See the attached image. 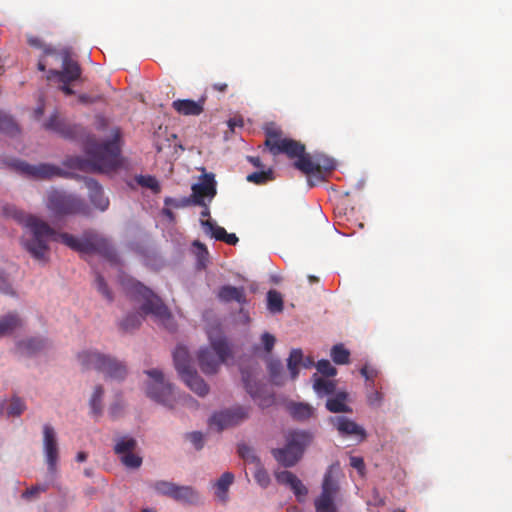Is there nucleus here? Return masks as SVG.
Instances as JSON below:
<instances>
[{
  "label": "nucleus",
  "mask_w": 512,
  "mask_h": 512,
  "mask_svg": "<svg viewBox=\"0 0 512 512\" xmlns=\"http://www.w3.org/2000/svg\"><path fill=\"white\" fill-rule=\"evenodd\" d=\"M60 242L79 253H98L112 259L115 251L110 242L93 230L84 231L80 238L66 232H58L46 222L34 217V259L46 263L50 255V243Z\"/></svg>",
  "instance_id": "f257e3e1"
},
{
  "label": "nucleus",
  "mask_w": 512,
  "mask_h": 512,
  "mask_svg": "<svg viewBox=\"0 0 512 512\" xmlns=\"http://www.w3.org/2000/svg\"><path fill=\"white\" fill-rule=\"evenodd\" d=\"M265 136L264 144L272 155L285 154L290 159H296L294 167L308 176H315L318 182L324 180L323 172L335 168L332 159L320 154H307L304 144L294 139L283 138L282 131L278 128H266Z\"/></svg>",
  "instance_id": "f03ea898"
},
{
  "label": "nucleus",
  "mask_w": 512,
  "mask_h": 512,
  "mask_svg": "<svg viewBox=\"0 0 512 512\" xmlns=\"http://www.w3.org/2000/svg\"><path fill=\"white\" fill-rule=\"evenodd\" d=\"M124 288L127 295L133 301L140 304V312L129 313L120 321L119 327L122 331L132 332L138 329L147 315H151L156 322L163 325L166 329L170 331L175 329L170 310L163 300L150 288L134 279L127 280L124 283Z\"/></svg>",
  "instance_id": "7ed1b4c3"
},
{
  "label": "nucleus",
  "mask_w": 512,
  "mask_h": 512,
  "mask_svg": "<svg viewBox=\"0 0 512 512\" xmlns=\"http://www.w3.org/2000/svg\"><path fill=\"white\" fill-rule=\"evenodd\" d=\"M120 131L114 130L113 138L99 143L95 138L89 137L85 144L87 159L76 157L70 159L69 165L83 171L110 172L120 166Z\"/></svg>",
  "instance_id": "20e7f679"
},
{
  "label": "nucleus",
  "mask_w": 512,
  "mask_h": 512,
  "mask_svg": "<svg viewBox=\"0 0 512 512\" xmlns=\"http://www.w3.org/2000/svg\"><path fill=\"white\" fill-rule=\"evenodd\" d=\"M285 439V446L272 449L271 453L280 465L289 468L301 460L304 451L313 440V435L308 431L293 430L287 433Z\"/></svg>",
  "instance_id": "39448f33"
},
{
  "label": "nucleus",
  "mask_w": 512,
  "mask_h": 512,
  "mask_svg": "<svg viewBox=\"0 0 512 512\" xmlns=\"http://www.w3.org/2000/svg\"><path fill=\"white\" fill-rule=\"evenodd\" d=\"M77 360L83 369H95L103 373L105 378L120 381L127 375V367L123 362L98 351H82L78 353Z\"/></svg>",
  "instance_id": "423d86ee"
},
{
  "label": "nucleus",
  "mask_w": 512,
  "mask_h": 512,
  "mask_svg": "<svg viewBox=\"0 0 512 512\" xmlns=\"http://www.w3.org/2000/svg\"><path fill=\"white\" fill-rule=\"evenodd\" d=\"M42 450L47 472L43 484L34 485V496L47 491L55 484L58 473L59 447L55 429L50 424L43 426Z\"/></svg>",
  "instance_id": "0eeeda50"
},
{
  "label": "nucleus",
  "mask_w": 512,
  "mask_h": 512,
  "mask_svg": "<svg viewBox=\"0 0 512 512\" xmlns=\"http://www.w3.org/2000/svg\"><path fill=\"white\" fill-rule=\"evenodd\" d=\"M211 348H204L199 351L198 361L203 373L214 374L219 366L230 356L231 351L226 339L222 336L213 337L209 335Z\"/></svg>",
  "instance_id": "6e6552de"
},
{
  "label": "nucleus",
  "mask_w": 512,
  "mask_h": 512,
  "mask_svg": "<svg viewBox=\"0 0 512 512\" xmlns=\"http://www.w3.org/2000/svg\"><path fill=\"white\" fill-rule=\"evenodd\" d=\"M145 373L150 377L146 386L147 396L165 407L173 408L176 402L174 387L165 380L162 371L151 369L146 370Z\"/></svg>",
  "instance_id": "1a4fd4ad"
},
{
  "label": "nucleus",
  "mask_w": 512,
  "mask_h": 512,
  "mask_svg": "<svg viewBox=\"0 0 512 512\" xmlns=\"http://www.w3.org/2000/svg\"><path fill=\"white\" fill-rule=\"evenodd\" d=\"M47 207L56 215L88 214V206L83 199L64 192L53 190L49 192Z\"/></svg>",
  "instance_id": "9d476101"
},
{
  "label": "nucleus",
  "mask_w": 512,
  "mask_h": 512,
  "mask_svg": "<svg viewBox=\"0 0 512 512\" xmlns=\"http://www.w3.org/2000/svg\"><path fill=\"white\" fill-rule=\"evenodd\" d=\"M152 488L159 495L167 496L183 504L199 505L201 503L200 493L192 486L158 480L152 484Z\"/></svg>",
  "instance_id": "9b49d317"
},
{
  "label": "nucleus",
  "mask_w": 512,
  "mask_h": 512,
  "mask_svg": "<svg viewBox=\"0 0 512 512\" xmlns=\"http://www.w3.org/2000/svg\"><path fill=\"white\" fill-rule=\"evenodd\" d=\"M242 380L244 383V387L247 393L252 397V399L257 402V404L266 408L271 406L275 397L273 392L269 391L264 383L258 380V371L257 369H242Z\"/></svg>",
  "instance_id": "f8f14e48"
},
{
  "label": "nucleus",
  "mask_w": 512,
  "mask_h": 512,
  "mask_svg": "<svg viewBox=\"0 0 512 512\" xmlns=\"http://www.w3.org/2000/svg\"><path fill=\"white\" fill-rule=\"evenodd\" d=\"M2 215L5 218L13 219L24 228L21 244L27 252L32 253V215L8 203L2 206Z\"/></svg>",
  "instance_id": "ddd939ff"
},
{
  "label": "nucleus",
  "mask_w": 512,
  "mask_h": 512,
  "mask_svg": "<svg viewBox=\"0 0 512 512\" xmlns=\"http://www.w3.org/2000/svg\"><path fill=\"white\" fill-rule=\"evenodd\" d=\"M248 408L238 406L215 413L210 418V426H216L218 431L237 425L248 417Z\"/></svg>",
  "instance_id": "4468645a"
},
{
  "label": "nucleus",
  "mask_w": 512,
  "mask_h": 512,
  "mask_svg": "<svg viewBox=\"0 0 512 512\" xmlns=\"http://www.w3.org/2000/svg\"><path fill=\"white\" fill-rule=\"evenodd\" d=\"M191 189L192 194L189 198L193 205L205 206V198L211 201L217 193L214 174H204L202 182L192 185Z\"/></svg>",
  "instance_id": "2eb2a0df"
},
{
  "label": "nucleus",
  "mask_w": 512,
  "mask_h": 512,
  "mask_svg": "<svg viewBox=\"0 0 512 512\" xmlns=\"http://www.w3.org/2000/svg\"><path fill=\"white\" fill-rule=\"evenodd\" d=\"M329 423L343 437L354 436L359 442L366 439L365 429L346 416H334L329 418Z\"/></svg>",
  "instance_id": "dca6fc26"
},
{
  "label": "nucleus",
  "mask_w": 512,
  "mask_h": 512,
  "mask_svg": "<svg viewBox=\"0 0 512 512\" xmlns=\"http://www.w3.org/2000/svg\"><path fill=\"white\" fill-rule=\"evenodd\" d=\"M44 128L48 131L59 134L63 138L73 139L79 134L81 127L78 125L70 124L58 116L54 112L49 119L43 124Z\"/></svg>",
  "instance_id": "f3484780"
},
{
  "label": "nucleus",
  "mask_w": 512,
  "mask_h": 512,
  "mask_svg": "<svg viewBox=\"0 0 512 512\" xmlns=\"http://www.w3.org/2000/svg\"><path fill=\"white\" fill-rule=\"evenodd\" d=\"M341 475V468L338 462L331 464L323 477L321 485V493L326 495L336 496L340 491L339 477Z\"/></svg>",
  "instance_id": "a211bd4d"
},
{
  "label": "nucleus",
  "mask_w": 512,
  "mask_h": 512,
  "mask_svg": "<svg viewBox=\"0 0 512 512\" xmlns=\"http://www.w3.org/2000/svg\"><path fill=\"white\" fill-rule=\"evenodd\" d=\"M84 184L88 189V197L95 208L106 211L109 207V199L104 195L103 188L93 178H84Z\"/></svg>",
  "instance_id": "6ab92c4d"
},
{
  "label": "nucleus",
  "mask_w": 512,
  "mask_h": 512,
  "mask_svg": "<svg viewBox=\"0 0 512 512\" xmlns=\"http://www.w3.org/2000/svg\"><path fill=\"white\" fill-rule=\"evenodd\" d=\"M204 103V98H201L198 101L178 99L173 101L172 107L181 115L198 116L204 111Z\"/></svg>",
  "instance_id": "aec40b11"
},
{
  "label": "nucleus",
  "mask_w": 512,
  "mask_h": 512,
  "mask_svg": "<svg viewBox=\"0 0 512 512\" xmlns=\"http://www.w3.org/2000/svg\"><path fill=\"white\" fill-rule=\"evenodd\" d=\"M51 73L57 75L60 82L71 83L80 77L81 69L76 61L65 57L62 71H51Z\"/></svg>",
  "instance_id": "412c9836"
},
{
  "label": "nucleus",
  "mask_w": 512,
  "mask_h": 512,
  "mask_svg": "<svg viewBox=\"0 0 512 512\" xmlns=\"http://www.w3.org/2000/svg\"><path fill=\"white\" fill-rule=\"evenodd\" d=\"M173 360L180 377L194 370L189 352L185 346L179 345L175 348Z\"/></svg>",
  "instance_id": "4be33fe9"
},
{
  "label": "nucleus",
  "mask_w": 512,
  "mask_h": 512,
  "mask_svg": "<svg viewBox=\"0 0 512 512\" xmlns=\"http://www.w3.org/2000/svg\"><path fill=\"white\" fill-rule=\"evenodd\" d=\"M23 320L16 312H9L0 317V338L8 336L22 328Z\"/></svg>",
  "instance_id": "5701e85b"
},
{
  "label": "nucleus",
  "mask_w": 512,
  "mask_h": 512,
  "mask_svg": "<svg viewBox=\"0 0 512 512\" xmlns=\"http://www.w3.org/2000/svg\"><path fill=\"white\" fill-rule=\"evenodd\" d=\"M334 394V397L328 398L326 401L327 410L332 413H351L352 409L346 403L348 394L344 391H340Z\"/></svg>",
  "instance_id": "b1692460"
},
{
  "label": "nucleus",
  "mask_w": 512,
  "mask_h": 512,
  "mask_svg": "<svg viewBox=\"0 0 512 512\" xmlns=\"http://www.w3.org/2000/svg\"><path fill=\"white\" fill-rule=\"evenodd\" d=\"M181 379L186 385L199 396H205L208 393V385L205 381L197 374L196 370L181 376Z\"/></svg>",
  "instance_id": "393cba45"
},
{
  "label": "nucleus",
  "mask_w": 512,
  "mask_h": 512,
  "mask_svg": "<svg viewBox=\"0 0 512 512\" xmlns=\"http://www.w3.org/2000/svg\"><path fill=\"white\" fill-rule=\"evenodd\" d=\"M219 298L224 302L236 301L240 304L246 302L245 291L243 287H234L226 285L220 288Z\"/></svg>",
  "instance_id": "a878e982"
},
{
  "label": "nucleus",
  "mask_w": 512,
  "mask_h": 512,
  "mask_svg": "<svg viewBox=\"0 0 512 512\" xmlns=\"http://www.w3.org/2000/svg\"><path fill=\"white\" fill-rule=\"evenodd\" d=\"M103 396L104 388L101 385H96L89 399L90 415L98 419L103 414Z\"/></svg>",
  "instance_id": "bb28decb"
},
{
  "label": "nucleus",
  "mask_w": 512,
  "mask_h": 512,
  "mask_svg": "<svg viewBox=\"0 0 512 512\" xmlns=\"http://www.w3.org/2000/svg\"><path fill=\"white\" fill-rule=\"evenodd\" d=\"M313 389L319 397L333 395L336 392V382L314 375Z\"/></svg>",
  "instance_id": "cd10ccee"
},
{
  "label": "nucleus",
  "mask_w": 512,
  "mask_h": 512,
  "mask_svg": "<svg viewBox=\"0 0 512 512\" xmlns=\"http://www.w3.org/2000/svg\"><path fill=\"white\" fill-rule=\"evenodd\" d=\"M234 481V475L231 472H225L215 483L216 496L222 501L226 502L228 499L227 493L230 485Z\"/></svg>",
  "instance_id": "c85d7f7f"
},
{
  "label": "nucleus",
  "mask_w": 512,
  "mask_h": 512,
  "mask_svg": "<svg viewBox=\"0 0 512 512\" xmlns=\"http://www.w3.org/2000/svg\"><path fill=\"white\" fill-rule=\"evenodd\" d=\"M303 361V352L301 349H292L287 359V368L290 373V378L295 380L299 374V367Z\"/></svg>",
  "instance_id": "c756f323"
},
{
  "label": "nucleus",
  "mask_w": 512,
  "mask_h": 512,
  "mask_svg": "<svg viewBox=\"0 0 512 512\" xmlns=\"http://www.w3.org/2000/svg\"><path fill=\"white\" fill-rule=\"evenodd\" d=\"M335 500L336 496L320 493V495L314 500L316 512H337L338 509Z\"/></svg>",
  "instance_id": "7c9ffc66"
},
{
  "label": "nucleus",
  "mask_w": 512,
  "mask_h": 512,
  "mask_svg": "<svg viewBox=\"0 0 512 512\" xmlns=\"http://www.w3.org/2000/svg\"><path fill=\"white\" fill-rule=\"evenodd\" d=\"M268 371L273 384L281 386L285 383L286 376L280 360H270L268 363Z\"/></svg>",
  "instance_id": "2f4dec72"
},
{
  "label": "nucleus",
  "mask_w": 512,
  "mask_h": 512,
  "mask_svg": "<svg viewBox=\"0 0 512 512\" xmlns=\"http://www.w3.org/2000/svg\"><path fill=\"white\" fill-rule=\"evenodd\" d=\"M61 175L62 170L57 166L51 164L34 165V179H51Z\"/></svg>",
  "instance_id": "473e14b6"
},
{
  "label": "nucleus",
  "mask_w": 512,
  "mask_h": 512,
  "mask_svg": "<svg viewBox=\"0 0 512 512\" xmlns=\"http://www.w3.org/2000/svg\"><path fill=\"white\" fill-rule=\"evenodd\" d=\"M137 447V441L132 437H120L116 440L115 446H114V453L121 457L122 455H125L126 453L133 452Z\"/></svg>",
  "instance_id": "72a5a7b5"
},
{
  "label": "nucleus",
  "mask_w": 512,
  "mask_h": 512,
  "mask_svg": "<svg viewBox=\"0 0 512 512\" xmlns=\"http://www.w3.org/2000/svg\"><path fill=\"white\" fill-rule=\"evenodd\" d=\"M290 413L296 420H307L313 416L314 409L304 403H293L290 406Z\"/></svg>",
  "instance_id": "f704fd0d"
},
{
  "label": "nucleus",
  "mask_w": 512,
  "mask_h": 512,
  "mask_svg": "<svg viewBox=\"0 0 512 512\" xmlns=\"http://www.w3.org/2000/svg\"><path fill=\"white\" fill-rule=\"evenodd\" d=\"M267 309L273 313H280L283 311V298L280 292L270 290L267 293Z\"/></svg>",
  "instance_id": "c9c22d12"
},
{
  "label": "nucleus",
  "mask_w": 512,
  "mask_h": 512,
  "mask_svg": "<svg viewBox=\"0 0 512 512\" xmlns=\"http://www.w3.org/2000/svg\"><path fill=\"white\" fill-rule=\"evenodd\" d=\"M350 352L342 345H334L331 349V358L338 364L343 365L349 363Z\"/></svg>",
  "instance_id": "e433bc0d"
},
{
  "label": "nucleus",
  "mask_w": 512,
  "mask_h": 512,
  "mask_svg": "<svg viewBox=\"0 0 512 512\" xmlns=\"http://www.w3.org/2000/svg\"><path fill=\"white\" fill-rule=\"evenodd\" d=\"M201 224L205 232L209 233L216 240L222 241L224 239L227 231L223 227L218 226L211 220H201Z\"/></svg>",
  "instance_id": "4c0bfd02"
},
{
  "label": "nucleus",
  "mask_w": 512,
  "mask_h": 512,
  "mask_svg": "<svg viewBox=\"0 0 512 512\" xmlns=\"http://www.w3.org/2000/svg\"><path fill=\"white\" fill-rule=\"evenodd\" d=\"M136 182L145 188L150 189L154 194L161 192L159 181L151 175H140L136 177Z\"/></svg>",
  "instance_id": "58836bf2"
},
{
  "label": "nucleus",
  "mask_w": 512,
  "mask_h": 512,
  "mask_svg": "<svg viewBox=\"0 0 512 512\" xmlns=\"http://www.w3.org/2000/svg\"><path fill=\"white\" fill-rule=\"evenodd\" d=\"M246 179L248 182H251V183H254L257 185H262V184H266L267 182L273 180L274 176H273L272 169H268L266 171L253 172V173L247 175Z\"/></svg>",
  "instance_id": "ea45409f"
},
{
  "label": "nucleus",
  "mask_w": 512,
  "mask_h": 512,
  "mask_svg": "<svg viewBox=\"0 0 512 512\" xmlns=\"http://www.w3.org/2000/svg\"><path fill=\"white\" fill-rule=\"evenodd\" d=\"M0 131L9 135H15L19 131L14 120L2 111H0Z\"/></svg>",
  "instance_id": "a19ab883"
},
{
  "label": "nucleus",
  "mask_w": 512,
  "mask_h": 512,
  "mask_svg": "<svg viewBox=\"0 0 512 512\" xmlns=\"http://www.w3.org/2000/svg\"><path fill=\"white\" fill-rule=\"evenodd\" d=\"M238 453L239 456L249 464H253L254 466L261 464V461L255 454L254 450L245 444L238 446Z\"/></svg>",
  "instance_id": "79ce46f5"
},
{
  "label": "nucleus",
  "mask_w": 512,
  "mask_h": 512,
  "mask_svg": "<svg viewBox=\"0 0 512 512\" xmlns=\"http://www.w3.org/2000/svg\"><path fill=\"white\" fill-rule=\"evenodd\" d=\"M120 462L128 469H138L142 465V457L134 451L119 457Z\"/></svg>",
  "instance_id": "37998d69"
},
{
  "label": "nucleus",
  "mask_w": 512,
  "mask_h": 512,
  "mask_svg": "<svg viewBox=\"0 0 512 512\" xmlns=\"http://www.w3.org/2000/svg\"><path fill=\"white\" fill-rule=\"evenodd\" d=\"M254 479L256 483L262 488H267L269 486L271 479L262 463L255 466Z\"/></svg>",
  "instance_id": "c03bdc74"
},
{
  "label": "nucleus",
  "mask_w": 512,
  "mask_h": 512,
  "mask_svg": "<svg viewBox=\"0 0 512 512\" xmlns=\"http://www.w3.org/2000/svg\"><path fill=\"white\" fill-rule=\"evenodd\" d=\"M25 409L24 402L19 397H13L7 407V415L10 417L20 416Z\"/></svg>",
  "instance_id": "a18cd8bd"
},
{
  "label": "nucleus",
  "mask_w": 512,
  "mask_h": 512,
  "mask_svg": "<svg viewBox=\"0 0 512 512\" xmlns=\"http://www.w3.org/2000/svg\"><path fill=\"white\" fill-rule=\"evenodd\" d=\"M95 286L99 293L102 294L108 301L113 300V295L111 290L108 288L107 283L105 282L102 275L99 273H95Z\"/></svg>",
  "instance_id": "49530a36"
},
{
  "label": "nucleus",
  "mask_w": 512,
  "mask_h": 512,
  "mask_svg": "<svg viewBox=\"0 0 512 512\" xmlns=\"http://www.w3.org/2000/svg\"><path fill=\"white\" fill-rule=\"evenodd\" d=\"M193 245L196 249L195 253H196V256L198 259L199 266L205 267L208 262V256H209V252H208L206 246L199 241H195Z\"/></svg>",
  "instance_id": "de8ad7c7"
},
{
  "label": "nucleus",
  "mask_w": 512,
  "mask_h": 512,
  "mask_svg": "<svg viewBox=\"0 0 512 512\" xmlns=\"http://www.w3.org/2000/svg\"><path fill=\"white\" fill-rule=\"evenodd\" d=\"M360 373L368 383V387H374V381L378 376V370L375 367L366 364L360 369Z\"/></svg>",
  "instance_id": "09e8293b"
},
{
  "label": "nucleus",
  "mask_w": 512,
  "mask_h": 512,
  "mask_svg": "<svg viewBox=\"0 0 512 512\" xmlns=\"http://www.w3.org/2000/svg\"><path fill=\"white\" fill-rule=\"evenodd\" d=\"M0 293L8 296H16V292L13 289L9 276L0 271Z\"/></svg>",
  "instance_id": "8fccbe9b"
},
{
  "label": "nucleus",
  "mask_w": 512,
  "mask_h": 512,
  "mask_svg": "<svg viewBox=\"0 0 512 512\" xmlns=\"http://www.w3.org/2000/svg\"><path fill=\"white\" fill-rule=\"evenodd\" d=\"M290 488L294 492L299 502L304 501L305 497L308 494V489L298 477L295 479Z\"/></svg>",
  "instance_id": "3c124183"
},
{
  "label": "nucleus",
  "mask_w": 512,
  "mask_h": 512,
  "mask_svg": "<svg viewBox=\"0 0 512 512\" xmlns=\"http://www.w3.org/2000/svg\"><path fill=\"white\" fill-rule=\"evenodd\" d=\"M316 368L318 372L327 377H333L337 374L336 368L333 367L328 360L323 359L318 361Z\"/></svg>",
  "instance_id": "603ef678"
},
{
  "label": "nucleus",
  "mask_w": 512,
  "mask_h": 512,
  "mask_svg": "<svg viewBox=\"0 0 512 512\" xmlns=\"http://www.w3.org/2000/svg\"><path fill=\"white\" fill-rule=\"evenodd\" d=\"M165 206H172L174 208H184L190 205H193L192 201H190L189 197H183L180 199H175L171 197H166L164 200Z\"/></svg>",
  "instance_id": "864d4df0"
},
{
  "label": "nucleus",
  "mask_w": 512,
  "mask_h": 512,
  "mask_svg": "<svg viewBox=\"0 0 512 512\" xmlns=\"http://www.w3.org/2000/svg\"><path fill=\"white\" fill-rule=\"evenodd\" d=\"M275 477L280 484L288 485L289 487L297 478V476L294 473L287 470L276 473Z\"/></svg>",
  "instance_id": "5fc2aeb1"
},
{
  "label": "nucleus",
  "mask_w": 512,
  "mask_h": 512,
  "mask_svg": "<svg viewBox=\"0 0 512 512\" xmlns=\"http://www.w3.org/2000/svg\"><path fill=\"white\" fill-rule=\"evenodd\" d=\"M383 401V393L378 390H372L367 394V402L370 406L379 407Z\"/></svg>",
  "instance_id": "6e6d98bb"
},
{
  "label": "nucleus",
  "mask_w": 512,
  "mask_h": 512,
  "mask_svg": "<svg viewBox=\"0 0 512 512\" xmlns=\"http://www.w3.org/2000/svg\"><path fill=\"white\" fill-rule=\"evenodd\" d=\"M11 166L13 169L23 175L31 176L32 175V165L23 162V161H14Z\"/></svg>",
  "instance_id": "4d7b16f0"
},
{
  "label": "nucleus",
  "mask_w": 512,
  "mask_h": 512,
  "mask_svg": "<svg viewBox=\"0 0 512 512\" xmlns=\"http://www.w3.org/2000/svg\"><path fill=\"white\" fill-rule=\"evenodd\" d=\"M188 440L194 445L197 450L203 448V434L201 432L195 431L191 432L187 435Z\"/></svg>",
  "instance_id": "13d9d810"
},
{
  "label": "nucleus",
  "mask_w": 512,
  "mask_h": 512,
  "mask_svg": "<svg viewBox=\"0 0 512 512\" xmlns=\"http://www.w3.org/2000/svg\"><path fill=\"white\" fill-rule=\"evenodd\" d=\"M261 340L264 345L265 351L267 353H270L275 345L276 338L272 334L265 332L262 334Z\"/></svg>",
  "instance_id": "bf43d9fd"
},
{
  "label": "nucleus",
  "mask_w": 512,
  "mask_h": 512,
  "mask_svg": "<svg viewBox=\"0 0 512 512\" xmlns=\"http://www.w3.org/2000/svg\"><path fill=\"white\" fill-rule=\"evenodd\" d=\"M350 465L359 472H362L365 467L364 460L361 457L356 456L350 458Z\"/></svg>",
  "instance_id": "052dcab7"
},
{
  "label": "nucleus",
  "mask_w": 512,
  "mask_h": 512,
  "mask_svg": "<svg viewBox=\"0 0 512 512\" xmlns=\"http://www.w3.org/2000/svg\"><path fill=\"white\" fill-rule=\"evenodd\" d=\"M222 241L229 245H235V244H237L239 239L235 234H233V233L230 234V233L226 232L225 237Z\"/></svg>",
  "instance_id": "680f3d73"
},
{
  "label": "nucleus",
  "mask_w": 512,
  "mask_h": 512,
  "mask_svg": "<svg viewBox=\"0 0 512 512\" xmlns=\"http://www.w3.org/2000/svg\"><path fill=\"white\" fill-rule=\"evenodd\" d=\"M78 101L82 104H92L96 102V98L87 94H80L78 96Z\"/></svg>",
  "instance_id": "e2e57ef3"
},
{
  "label": "nucleus",
  "mask_w": 512,
  "mask_h": 512,
  "mask_svg": "<svg viewBox=\"0 0 512 512\" xmlns=\"http://www.w3.org/2000/svg\"><path fill=\"white\" fill-rule=\"evenodd\" d=\"M46 346H47V341L46 340H44V339H41V340L34 339V346H33L34 354L36 353V351L44 349Z\"/></svg>",
  "instance_id": "0e129e2a"
},
{
  "label": "nucleus",
  "mask_w": 512,
  "mask_h": 512,
  "mask_svg": "<svg viewBox=\"0 0 512 512\" xmlns=\"http://www.w3.org/2000/svg\"><path fill=\"white\" fill-rule=\"evenodd\" d=\"M247 159L256 168H263L264 167V165L262 164V162H261L259 157L248 156Z\"/></svg>",
  "instance_id": "69168bd1"
},
{
  "label": "nucleus",
  "mask_w": 512,
  "mask_h": 512,
  "mask_svg": "<svg viewBox=\"0 0 512 512\" xmlns=\"http://www.w3.org/2000/svg\"><path fill=\"white\" fill-rule=\"evenodd\" d=\"M213 90L224 93L226 92L228 85L226 83H215L212 86Z\"/></svg>",
  "instance_id": "338daca9"
},
{
  "label": "nucleus",
  "mask_w": 512,
  "mask_h": 512,
  "mask_svg": "<svg viewBox=\"0 0 512 512\" xmlns=\"http://www.w3.org/2000/svg\"><path fill=\"white\" fill-rule=\"evenodd\" d=\"M61 91L64 92L66 95H72L74 94V90L69 86V83H63V85L60 87Z\"/></svg>",
  "instance_id": "774afa93"
}]
</instances>
